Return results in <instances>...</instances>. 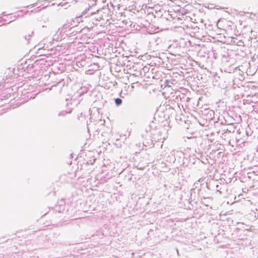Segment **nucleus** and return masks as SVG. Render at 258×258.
<instances>
[{
  "mask_svg": "<svg viewBox=\"0 0 258 258\" xmlns=\"http://www.w3.org/2000/svg\"><path fill=\"white\" fill-rule=\"evenodd\" d=\"M153 127H155V126H154V125H152L151 124H150L149 125V128H150L149 130L148 128H146V132H148L149 131H150L151 130L150 128H152Z\"/></svg>",
  "mask_w": 258,
  "mask_h": 258,
  "instance_id": "obj_10",
  "label": "nucleus"
},
{
  "mask_svg": "<svg viewBox=\"0 0 258 258\" xmlns=\"http://www.w3.org/2000/svg\"><path fill=\"white\" fill-rule=\"evenodd\" d=\"M153 11L154 12H165V11L163 9V8L161 6H155L153 8H149L147 10L148 12L149 11Z\"/></svg>",
  "mask_w": 258,
  "mask_h": 258,
  "instance_id": "obj_3",
  "label": "nucleus"
},
{
  "mask_svg": "<svg viewBox=\"0 0 258 258\" xmlns=\"http://www.w3.org/2000/svg\"><path fill=\"white\" fill-rule=\"evenodd\" d=\"M163 13H165V12H154L153 11H149L148 12V15H152L153 16H154V18H160L163 15Z\"/></svg>",
  "mask_w": 258,
  "mask_h": 258,
  "instance_id": "obj_2",
  "label": "nucleus"
},
{
  "mask_svg": "<svg viewBox=\"0 0 258 258\" xmlns=\"http://www.w3.org/2000/svg\"><path fill=\"white\" fill-rule=\"evenodd\" d=\"M115 103L117 106H119L122 103V100L119 98H116L115 99Z\"/></svg>",
  "mask_w": 258,
  "mask_h": 258,
  "instance_id": "obj_8",
  "label": "nucleus"
},
{
  "mask_svg": "<svg viewBox=\"0 0 258 258\" xmlns=\"http://www.w3.org/2000/svg\"><path fill=\"white\" fill-rule=\"evenodd\" d=\"M34 32L33 31L31 32L30 33L28 34V35H25L24 36V38L26 41H27V43H29V41L30 39V37H32V36L33 35Z\"/></svg>",
  "mask_w": 258,
  "mask_h": 258,
  "instance_id": "obj_6",
  "label": "nucleus"
},
{
  "mask_svg": "<svg viewBox=\"0 0 258 258\" xmlns=\"http://www.w3.org/2000/svg\"><path fill=\"white\" fill-rule=\"evenodd\" d=\"M79 96H80V97H81V94H80Z\"/></svg>",
  "mask_w": 258,
  "mask_h": 258,
  "instance_id": "obj_11",
  "label": "nucleus"
},
{
  "mask_svg": "<svg viewBox=\"0 0 258 258\" xmlns=\"http://www.w3.org/2000/svg\"><path fill=\"white\" fill-rule=\"evenodd\" d=\"M69 100V99H66V101H68Z\"/></svg>",
  "mask_w": 258,
  "mask_h": 258,
  "instance_id": "obj_12",
  "label": "nucleus"
},
{
  "mask_svg": "<svg viewBox=\"0 0 258 258\" xmlns=\"http://www.w3.org/2000/svg\"><path fill=\"white\" fill-rule=\"evenodd\" d=\"M224 131H228L230 133H233L235 131V128L232 125H229V127L224 129Z\"/></svg>",
  "mask_w": 258,
  "mask_h": 258,
  "instance_id": "obj_7",
  "label": "nucleus"
},
{
  "mask_svg": "<svg viewBox=\"0 0 258 258\" xmlns=\"http://www.w3.org/2000/svg\"><path fill=\"white\" fill-rule=\"evenodd\" d=\"M69 28V25L68 24H64L61 28L58 29V31H60V33H65L67 31V29Z\"/></svg>",
  "mask_w": 258,
  "mask_h": 258,
  "instance_id": "obj_4",
  "label": "nucleus"
},
{
  "mask_svg": "<svg viewBox=\"0 0 258 258\" xmlns=\"http://www.w3.org/2000/svg\"><path fill=\"white\" fill-rule=\"evenodd\" d=\"M128 73L135 76L139 77L142 75L141 67L139 64H134L128 69Z\"/></svg>",
  "mask_w": 258,
  "mask_h": 258,
  "instance_id": "obj_1",
  "label": "nucleus"
},
{
  "mask_svg": "<svg viewBox=\"0 0 258 258\" xmlns=\"http://www.w3.org/2000/svg\"><path fill=\"white\" fill-rule=\"evenodd\" d=\"M216 187V190H217V191H219V192H220V193H221V191H220V189H221V188H220V187H219V185H217Z\"/></svg>",
  "mask_w": 258,
  "mask_h": 258,
  "instance_id": "obj_9",
  "label": "nucleus"
},
{
  "mask_svg": "<svg viewBox=\"0 0 258 258\" xmlns=\"http://www.w3.org/2000/svg\"><path fill=\"white\" fill-rule=\"evenodd\" d=\"M72 112V108L68 110H63L58 113V116H64L68 113H70Z\"/></svg>",
  "mask_w": 258,
  "mask_h": 258,
  "instance_id": "obj_5",
  "label": "nucleus"
}]
</instances>
